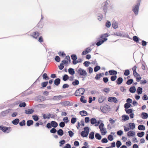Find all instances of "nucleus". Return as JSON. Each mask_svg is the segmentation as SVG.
<instances>
[{
  "label": "nucleus",
  "mask_w": 148,
  "mask_h": 148,
  "mask_svg": "<svg viewBox=\"0 0 148 148\" xmlns=\"http://www.w3.org/2000/svg\"><path fill=\"white\" fill-rule=\"evenodd\" d=\"M140 1V0H138L136 4L132 7V11L134 12L135 15H137L138 13L139 8Z\"/></svg>",
  "instance_id": "f257e3e1"
},
{
  "label": "nucleus",
  "mask_w": 148,
  "mask_h": 148,
  "mask_svg": "<svg viewBox=\"0 0 148 148\" xmlns=\"http://www.w3.org/2000/svg\"><path fill=\"white\" fill-rule=\"evenodd\" d=\"M84 91L85 90L84 88H81L76 90L75 95L76 96H80L84 94Z\"/></svg>",
  "instance_id": "f03ea898"
},
{
  "label": "nucleus",
  "mask_w": 148,
  "mask_h": 148,
  "mask_svg": "<svg viewBox=\"0 0 148 148\" xmlns=\"http://www.w3.org/2000/svg\"><path fill=\"white\" fill-rule=\"evenodd\" d=\"M84 131H82L81 133V135L82 136L86 137L88 134L89 132V128L88 127H85L84 128Z\"/></svg>",
  "instance_id": "7ed1b4c3"
},
{
  "label": "nucleus",
  "mask_w": 148,
  "mask_h": 148,
  "mask_svg": "<svg viewBox=\"0 0 148 148\" xmlns=\"http://www.w3.org/2000/svg\"><path fill=\"white\" fill-rule=\"evenodd\" d=\"M110 1L108 0H107L104 3V4L103 6V10L104 12L105 15L107 12L108 10V7L109 6Z\"/></svg>",
  "instance_id": "20e7f679"
},
{
  "label": "nucleus",
  "mask_w": 148,
  "mask_h": 148,
  "mask_svg": "<svg viewBox=\"0 0 148 148\" xmlns=\"http://www.w3.org/2000/svg\"><path fill=\"white\" fill-rule=\"evenodd\" d=\"M0 130L3 132H6L7 133L10 132L11 131V127H8L3 126H0Z\"/></svg>",
  "instance_id": "39448f33"
},
{
  "label": "nucleus",
  "mask_w": 148,
  "mask_h": 148,
  "mask_svg": "<svg viewBox=\"0 0 148 148\" xmlns=\"http://www.w3.org/2000/svg\"><path fill=\"white\" fill-rule=\"evenodd\" d=\"M77 73L80 76H83L85 77L87 76V73L86 71L81 68L79 69Z\"/></svg>",
  "instance_id": "423d86ee"
},
{
  "label": "nucleus",
  "mask_w": 148,
  "mask_h": 148,
  "mask_svg": "<svg viewBox=\"0 0 148 148\" xmlns=\"http://www.w3.org/2000/svg\"><path fill=\"white\" fill-rule=\"evenodd\" d=\"M62 62L65 65L67 66L68 64L71 62L70 58L69 56H66L64 60L62 61Z\"/></svg>",
  "instance_id": "0eeeda50"
},
{
  "label": "nucleus",
  "mask_w": 148,
  "mask_h": 148,
  "mask_svg": "<svg viewBox=\"0 0 148 148\" xmlns=\"http://www.w3.org/2000/svg\"><path fill=\"white\" fill-rule=\"evenodd\" d=\"M110 109L111 108L110 106L106 105L102 107V112L106 113L107 112L110 111Z\"/></svg>",
  "instance_id": "6e6552de"
},
{
  "label": "nucleus",
  "mask_w": 148,
  "mask_h": 148,
  "mask_svg": "<svg viewBox=\"0 0 148 148\" xmlns=\"http://www.w3.org/2000/svg\"><path fill=\"white\" fill-rule=\"evenodd\" d=\"M108 101L110 102H113L116 103L117 101V99L115 97H109L108 98Z\"/></svg>",
  "instance_id": "1a4fd4ad"
},
{
  "label": "nucleus",
  "mask_w": 148,
  "mask_h": 148,
  "mask_svg": "<svg viewBox=\"0 0 148 148\" xmlns=\"http://www.w3.org/2000/svg\"><path fill=\"white\" fill-rule=\"evenodd\" d=\"M40 35V33L37 32H35L32 33L31 36L34 38L37 39L38 37Z\"/></svg>",
  "instance_id": "9d476101"
},
{
  "label": "nucleus",
  "mask_w": 148,
  "mask_h": 148,
  "mask_svg": "<svg viewBox=\"0 0 148 148\" xmlns=\"http://www.w3.org/2000/svg\"><path fill=\"white\" fill-rule=\"evenodd\" d=\"M109 36V34L107 33L102 34V44L108 40L106 37H108Z\"/></svg>",
  "instance_id": "9b49d317"
},
{
  "label": "nucleus",
  "mask_w": 148,
  "mask_h": 148,
  "mask_svg": "<svg viewBox=\"0 0 148 148\" xmlns=\"http://www.w3.org/2000/svg\"><path fill=\"white\" fill-rule=\"evenodd\" d=\"M91 51V49L90 47H88L85 49V50L82 53V55H85L90 52Z\"/></svg>",
  "instance_id": "f8f14e48"
},
{
  "label": "nucleus",
  "mask_w": 148,
  "mask_h": 148,
  "mask_svg": "<svg viewBox=\"0 0 148 148\" xmlns=\"http://www.w3.org/2000/svg\"><path fill=\"white\" fill-rule=\"evenodd\" d=\"M110 75H116L117 74V72L114 70H110L108 71Z\"/></svg>",
  "instance_id": "ddd939ff"
},
{
  "label": "nucleus",
  "mask_w": 148,
  "mask_h": 148,
  "mask_svg": "<svg viewBox=\"0 0 148 148\" xmlns=\"http://www.w3.org/2000/svg\"><path fill=\"white\" fill-rule=\"evenodd\" d=\"M135 134V132L133 131H129L127 133V135L129 137H133Z\"/></svg>",
  "instance_id": "4468645a"
},
{
  "label": "nucleus",
  "mask_w": 148,
  "mask_h": 148,
  "mask_svg": "<svg viewBox=\"0 0 148 148\" xmlns=\"http://www.w3.org/2000/svg\"><path fill=\"white\" fill-rule=\"evenodd\" d=\"M121 117L122 118V120L124 121L128 120L129 119V116L126 115H123Z\"/></svg>",
  "instance_id": "2eb2a0df"
},
{
  "label": "nucleus",
  "mask_w": 148,
  "mask_h": 148,
  "mask_svg": "<svg viewBox=\"0 0 148 148\" xmlns=\"http://www.w3.org/2000/svg\"><path fill=\"white\" fill-rule=\"evenodd\" d=\"M141 118L143 119H146L148 117V114L146 112H143L141 113Z\"/></svg>",
  "instance_id": "dca6fc26"
},
{
  "label": "nucleus",
  "mask_w": 148,
  "mask_h": 148,
  "mask_svg": "<svg viewBox=\"0 0 148 148\" xmlns=\"http://www.w3.org/2000/svg\"><path fill=\"white\" fill-rule=\"evenodd\" d=\"M123 81V79L121 77H118L116 81V84L118 85L120 84Z\"/></svg>",
  "instance_id": "f3484780"
},
{
  "label": "nucleus",
  "mask_w": 148,
  "mask_h": 148,
  "mask_svg": "<svg viewBox=\"0 0 148 148\" xmlns=\"http://www.w3.org/2000/svg\"><path fill=\"white\" fill-rule=\"evenodd\" d=\"M136 91V88L134 86L131 87L129 89L130 92L132 93H134Z\"/></svg>",
  "instance_id": "a211bd4d"
},
{
  "label": "nucleus",
  "mask_w": 148,
  "mask_h": 148,
  "mask_svg": "<svg viewBox=\"0 0 148 148\" xmlns=\"http://www.w3.org/2000/svg\"><path fill=\"white\" fill-rule=\"evenodd\" d=\"M51 123L52 126L54 128H56L58 125V123L55 121H51Z\"/></svg>",
  "instance_id": "6ab92c4d"
},
{
  "label": "nucleus",
  "mask_w": 148,
  "mask_h": 148,
  "mask_svg": "<svg viewBox=\"0 0 148 148\" xmlns=\"http://www.w3.org/2000/svg\"><path fill=\"white\" fill-rule=\"evenodd\" d=\"M142 88L140 87H138L137 88L136 92L138 95H140L142 93Z\"/></svg>",
  "instance_id": "aec40b11"
},
{
  "label": "nucleus",
  "mask_w": 148,
  "mask_h": 148,
  "mask_svg": "<svg viewBox=\"0 0 148 148\" xmlns=\"http://www.w3.org/2000/svg\"><path fill=\"white\" fill-rule=\"evenodd\" d=\"M34 112V110L32 109H28L25 110V113L27 114H31Z\"/></svg>",
  "instance_id": "412c9836"
},
{
  "label": "nucleus",
  "mask_w": 148,
  "mask_h": 148,
  "mask_svg": "<svg viewBox=\"0 0 148 148\" xmlns=\"http://www.w3.org/2000/svg\"><path fill=\"white\" fill-rule=\"evenodd\" d=\"M138 130H144L145 128L144 125H140L138 126Z\"/></svg>",
  "instance_id": "4be33fe9"
},
{
  "label": "nucleus",
  "mask_w": 148,
  "mask_h": 148,
  "mask_svg": "<svg viewBox=\"0 0 148 148\" xmlns=\"http://www.w3.org/2000/svg\"><path fill=\"white\" fill-rule=\"evenodd\" d=\"M60 82V79L59 78L56 79L54 80V84L56 86L58 85Z\"/></svg>",
  "instance_id": "5701e85b"
},
{
  "label": "nucleus",
  "mask_w": 148,
  "mask_h": 148,
  "mask_svg": "<svg viewBox=\"0 0 148 148\" xmlns=\"http://www.w3.org/2000/svg\"><path fill=\"white\" fill-rule=\"evenodd\" d=\"M80 114L82 116H84L87 115V112L85 110H83L80 112Z\"/></svg>",
  "instance_id": "b1692460"
},
{
  "label": "nucleus",
  "mask_w": 148,
  "mask_h": 148,
  "mask_svg": "<svg viewBox=\"0 0 148 148\" xmlns=\"http://www.w3.org/2000/svg\"><path fill=\"white\" fill-rule=\"evenodd\" d=\"M112 26L114 29H116L118 28V26L117 23L114 22L112 23Z\"/></svg>",
  "instance_id": "393cba45"
},
{
  "label": "nucleus",
  "mask_w": 148,
  "mask_h": 148,
  "mask_svg": "<svg viewBox=\"0 0 148 148\" xmlns=\"http://www.w3.org/2000/svg\"><path fill=\"white\" fill-rule=\"evenodd\" d=\"M129 125L130 129H133L135 127V125L134 123H129Z\"/></svg>",
  "instance_id": "a878e982"
},
{
  "label": "nucleus",
  "mask_w": 148,
  "mask_h": 148,
  "mask_svg": "<svg viewBox=\"0 0 148 148\" xmlns=\"http://www.w3.org/2000/svg\"><path fill=\"white\" fill-rule=\"evenodd\" d=\"M145 134V132H138L137 133V135L140 138L143 137Z\"/></svg>",
  "instance_id": "bb28decb"
},
{
  "label": "nucleus",
  "mask_w": 148,
  "mask_h": 148,
  "mask_svg": "<svg viewBox=\"0 0 148 148\" xmlns=\"http://www.w3.org/2000/svg\"><path fill=\"white\" fill-rule=\"evenodd\" d=\"M57 134L58 135L62 136L64 132L62 129H60L57 131Z\"/></svg>",
  "instance_id": "cd10ccee"
},
{
  "label": "nucleus",
  "mask_w": 148,
  "mask_h": 148,
  "mask_svg": "<svg viewBox=\"0 0 148 148\" xmlns=\"http://www.w3.org/2000/svg\"><path fill=\"white\" fill-rule=\"evenodd\" d=\"M131 106L130 103H126L124 105V107L125 109H128Z\"/></svg>",
  "instance_id": "c85d7f7f"
},
{
  "label": "nucleus",
  "mask_w": 148,
  "mask_h": 148,
  "mask_svg": "<svg viewBox=\"0 0 148 148\" xmlns=\"http://www.w3.org/2000/svg\"><path fill=\"white\" fill-rule=\"evenodd\" d=\"M51 116V115L50 114H48L47 116L46 114H43V117L44 119H49Z\"/></svg>",
  "instance_id": "c756f323"
},
{
  "label": "nucleus",
  "mask_w": 148,
  "mask_h": 148,
  "mask_svg": "<svg viewBox=\"0 0 148 148\" xmlns=\"http://www.w3.org/2000/svg\"><path fill=\"white\" fill-rule=\"evenodd\" d=\"M34 122L32 120H28L27 122V125L28 126H29L33 124Z\"/></svg>",
  "instance_id": "7c9ffc66"
},
{
  "label": "nucleus",
  "mask_w": 148,
  "mask_h": 148,
  "mask_svg": "<svg viewBox=\"0 0 148 148\" xmlns=\"http://www.w3.org/2000/svg\"><path fill=\"white\" fill-rule=\"evenodd\" d=\"M68 71L69 73L71 75H74L75 73L74 69L72 68H69L68 69Z\"/></svg>",
  "instance_id": "2f4dec72"
},
{
  "label": "nucleus",
  "mask_w": 148,
  "mask_h": 148,
  "mask_svg": "<svg viewBox=\"0 0 148 148\" xmlns=\"http://www.w3.org/2000/svg\"><path fill=\"white\" fill-rule=\"evenodd\" d=\"M19 121V120L18 119H16L12 121V123L14 125H16L18 124Z\"/></svg>",
  "instance_id": "473e14b6"
},
{
  "label": "nucleus",
  "mask_w": 148,
  "mask_h": 148,
  "mask_svg": "<svg viewBox=\"0 0 148 148\" xmlns=\"http://www.w3.org/2000/svg\"><path fill=\"white\" fill-rule=\"evenodd\" d=\"M133 39L134 41L136 42H138L139 40V38L136 36H134L133 37Z\"/></svg>",
  "instance_id": "72a5a7b5"
},
{
  "label": "nucleus",
  "mask_w": 148,
  "mask_h": 148,
  "mask_svg": "<svg viewBox=\"0 0 148 148\" xmlns=\"http://www.w3.org/2000/svg\"><path fill=\"white\" fill-rule=\"evenodd\" d=\"M89 138L93 139L94 137V132H92L90 133L89 136Z\"/></svg>",
  "instance_id": "f704fd0d"
},
{
  "label": "nucleus",
  "mask_w": 148,
  "mask_h": 148,
  "mask_svg": "<svg viewBox=\"0 0 148 148\" xmlns=\"http://www.w3.org/2000/svg\"><path fill=\"white\" fill-rule=\"evenodd\" d=\"M104 124L102 123V135H105L107 133V131L106 129L105 128H103Z\"/></svg>",
  "instance_id": "c9c22d12"
},
{
  "label": "nucleus",
  "mask_w": 148,
  "mask_h": 148,
  "mask_svg": "<svg viewBox=\"0 0 148 148\" xmlns=\"http://www.w3.org/2000/svg\"><path fill=\"white\" fill-rule=\"evenodd\" d=\"M133 79H128L126 82V84L127 85H130L133 83Z\"/></svg>",
  "instance_id": "e433bc0d"
},
{
  "label": "nucleus",
  "mask_w": 148,
  "mask_h": 148,
  "mask_svg": "<svg viewBox=\"0 0 148 148\" xmlns=\"http://www.w3.org/2000/svg\"><path fill=\"white\" fill-rule=\"evenodd\" d=\"M42 77L44 79L46 80H49V77L47 76V74L46 73H45L43 75Z\"/></svg>",
  "instance_id": "4c0bfd02"
},
{
  "label": "nucleus",
  "mask_w": 148,
  "mask_h": 148,
  "mask_svg": "<svg viewBox=\"0 0 148 148\" xmlns=\"http://www.w3.org/2000/svg\"><path fill=\"white\" fill-rule=\"evenodd\" d=\"M107 138L110 141H112L114 139L113 136L111 134L109 135L108 136Z\"/></svg>",
  "instance_id": "58836bf2"
},
{
  "label": "nucleus",
  "mask_w": 148,
  "mask_h": 148,
  "mask_svg": "<svg viewBox=\"0 0 148 148\" xmlns=\"http://www.w3.org/2000/svg\"><path fill=\"white\" fill-rule=\"evenodd\" d=\"M125 110L127 114H131L132 113L133 110L132 109H125Z\"/></svg>",
  "instance_id": "ea45409f"
},
{
  "label": "nucleus",
  "mask_w": 148,
  "mask_h": 148,
  "mask_svg": "<svg viewBox=\"0 0 148 148\" xmlns=\"http://www.w3.org/2000/svg\"><path fill=\"white\" fill-rule=\"evenodd\" d=\"M111 23L110 21H107L106 23L105 26L106 27L109 28L111 26Z\"/></svg>",
  "instance_id": "a19ab883"
},
{
  "label": "nucleus",
  "mask_w": 148,
  "mask_h": 148,
  "mask_svg": "<svg viewBox=\"0 0 148 148\" xmlns=\"http://www.w3.org/2000/svg\"><path fill=\"white\" fill-rule=\"evenodd\" d=\"M117 76L116 75H112L110 77V79L111 81H114L116 80L117 78Z\"/></svg>",
  "instance_id": "79ce46f5"
},
{
  "label": "nucleus",
  "mask_w": 148,
  "mask_h": 148,
  "mask_svg": "<svg viewBox=\"0 0 148 148\" xmlns=\"http://www.w3.org/2000/svg\"><path fill=\"white\" fill-rule=\"evenodd\" d=\"M122 143L120 140H117L116 142V146L117 148L119 147L121 145Z\"/></svg>",
  "instance_id": "37998d69"
},
{
  "label": "nucleus",
  "mask_w": 148,
  "mask_h": 148,
  "mask_svg": "<svg viewBox=\"0 0 148 148\" xmlns=\"http://www.w3.org/2000/svg\"><path fill=\"white\" fill-rule=\"evenodd\" d=\"M130 74V71L129 69H126L125 71L124 74L125 76H128Z\"/></svg>",
  "instance_id": "c03bdc74"
},
{
  "label": "nucleus",
  "mask_w": 148,
  "mask_h": 148,
  "mask_svg": "<svg viewBox=\"0 0 148 148\" xmlns=\"http://www.w3.org/2000/svg\"><path fill=\"white\" fill-rule=\"evenodd\" d=\"M90 122L91 124H94L96 123L97 121L95 118H92L90 119Z\"/></svg>",
  "instance_id": "a18cd8bd"
},
{
  "label": "nucleus",
  "mask_w": 148,
  "mask_h": 148,
  "mask_svg": "<svg viewBox=\"0 0 148 148\" xmlns=\"http://www.w3.org/2000/svg\"><path fill=\"white\" fill-rule=\"evenodd\" d=\"M72 84L74 86L77 85L79 84V81L78 80L76 79L74 81L72 82Z\"/></svg>",
  "instance_id": "49530a36"
},
{
  "label": "nucleus",
  "mask_w": 148,
  "mask_h": 148,
  "mask_svg": "<svg viewBox=\"0 0 148 148\" xmlns=\"http://www.w3.org/2000/svg\"><path fill=\"white\" fill-rule=\"evenodd\" d=\"M48 84V82H42L41 83V86H42V87H41V88H42L43 87H45L47 86V84Z\"/></svg>",
  "instance_id": "de8ad7c7"
},
{
  "label": "nucleus",
  "mask_w": 148,
  "mask_h": 148,
  "mask_svg": "<svg viewBox=\"0 0 148 148\" xmlns=\"http://www.w3.org/2000/svg\"><path fill=\"white\" fill-rule=\"evenodd\" d=\"M95 137L96 139L98 140H100L101 139V136L98 133H96L95 135Z\"/></svg>",
  "instance_id": "09e8293b"
},
{
  "label": "nucleus",
  "mask_w": 148,
  "mask_h": 148,
  "mask_svg": "<svg viewBox=\"0 0 148 148\" xmlns=\"http://www.w3.org/2000/svg\"><path fill=\"white\" fill-rule=\"evenodd\" d=\"M84 96H82L81 97L80 99V100L81 102H82L84 103H85L86 102V100H84Z\"/></svg>",
  "instance_id": "8fccbe9b"
},
{
  "label": "nucleus",
  "mask_w": 148,
  "mask_h": 148,
  "mask_svg": "<svg viewBox=\"0 0 148 148\" xmlns=\"http://www.w3.org/2000/svg\"><path fill=\"white\" fill-rule=\"evenodd\" d=\"M69 78L68 76L66 74L64 75L63 77V80L64 81H66Z\"/></svg>",
  "instance_id": "3c124183"
},
{
  "label": "nucleus",
  "mask_w": 148,
  "mask_h": 148,
  "mask_svg": "<svg viewBox=\"0 0 148 148\" xmlns=\"http://www.w3.org/2000/svg\"><path fill=\"white\" fill-rule=\"evenodd\" d=\"M63 64H64L62 62L60 64V65L58 66L60 70H62L64 68V66Z\"/></svg>",
  "instance_id": "603ef678"
},
{
  "label": "nucleus",
  "mask_w": 148,
  "mask_h": 148,
  "mask_svg": "<svg viewBox=\"0 0 148 148\" xmlns=\"http://www.w3.org/2000/svg\"><path fill=\"white\" fill-rule=\"evenodd\" d=\"M71 57L72 59L73 60H76L77 59L76 56L75 54L72 55L71 56Z\"/></svg>",
  "instance_id": "864d4df0"
},
{
  "label": "nucleus",
  "mask_w": 148,
  "mask_h": 148,
  "mask_svg": "<svg viewBox=\"0 0 148 148\" xmlns=\"http://www.w3.org/2000/svg\"><path fill=\"white\" fill-rule=\"evenodd\" d=\"M100 69V67L99 66H96L94 68V71L95 72H96L98 71Z\"/></svg>",
  "instance_id": "5fc2aeb1"
},
{
  "label": "nucleus",
  "mask_w": 148,
  "mask_h": 148,
  "mask_svg": "<svg viewBox=\"0 0 148 148\" xmlns=\"http://www.w3.org/2000/svg\"><path fill=\"white\" fill-rule=\"evenodd\" d=\"M76 121V118L74 117L72 118L71 120V123L72 124H74Z\"/></svg>",
  "instance_id": "6e6d98bb"
},
{
  "label": "nucleus",
  "mask_w": 148,
  "mask_h": 148,
  "mask_svg": "<svg viewBox=\"0 0 148 148\" xmlns=\"http://www.w3.org/2000/svg\"><path fill=\"white\" fill-rule=\"evenodd\" d=\"M19 125L21 126H23L25 125V120H23L21 122L19 123Z\"/></svg>",
  "instance_id": "4d7b16f0"
},
{
  "label": "nucleus",
  "mask_w": 148,
  "mask_h": 148,
  "mask_svg": "<svg viewBox=\"0 0 148 148\" xmlns=\"http://www.w3.org/2000/svg\"><path fill=\"white\" fill-rule=\"evenodd\" d=\"M65 142V141L64 140H61L59 142V143L60 144V146H61L62 145L64 144Z\"/></svg>",
  "instance_id": "13d9d810"
},
{
  "label": "nucleus",
  "mask_w": 148,
  "mask_h": 148,
  "mask_svg": "<svg viewBox=\"0 0 148 148\" xmlns=\"http://www.w3.org/2000/svg\"><path fill=\"white\" fill-rule=\"evenodd\" d=\"M103 91L104 92L108 93L109 92L110 89L109 88H105L103 89Z\"/></svg>",
  "instance_id": "bf43d9fd"
},
{
  "label": "nucleus",
  "mask_w": 148,
  "mask_h": 148,
  "mask_svg": "<svg viewBox=\"0 0 148 148\" xmlns=\"http://www.w3.org/2000/svg\"><path fill=\"white\" fill-rule=\"evenodd\" d=\"M142 99L143 100H147L148 99L147 95L145 94L142 97Z\"/></svg>",
  "instance_id": "052dcab7"
},
{
  "label": "nucleus",
  "mask_w": 148,
  "mask_h": 148,
  "mask_svg": "<svg viewBox=\"0 0 148 148\" xmlns=\"http://www.w3.org/2000/svg\"><path fill=\"white\" fill-rule=\"evenodd\" d=\"M123 131L121 130L118 131L117 132V134L119 136H121L123 134Z\"/></svg>",
  "instance_id": "680f3d73"
},
{
  "label": "nucleus",
  "mask_w": 148,
  "mask_h": 148,
  "mask_svg": "<svg viewBox=\"0 0 148 148\" xmlns=\"http://www.w3.org/2000/svg\"><path fill=\"white\" fill-rule=\"evenodd\" d=\"M133 74L134 75V77H138L140 76V74L138 73L136 71H135L134 72H133Z\"/></svg>",
  "instance_id": "e2e57ef3"
},
{
  "label": "nucleus",
  "mask_w": 148,
  "mask_h": 148,
  "mask_svg": "<svg viewBox=\"0 0 148 148\" xmlns=\"http://www.w3.org/2000/svg\"><path fill=\"white\" fill-rule=\"evenodd\" d=\"M108 80V79L107 77H104L103 78V81L105 83H106Z\"/></svg>",
  "instance_id": "0e129e2a"
},
{
  "label": "nucleus",
  "mask_w": 148,
  "mask_h": 148,
  "mask_svg": "<svg viewBox=\"0 0 148 148\" xmlns=\"http://www.w3.org/2000/svg\"><path fill=\"white\" fill-rule=\"evenodd\" d=\"M101 73H99V74H97L96 75L95 77V79H99L101 77Z\"/></svg>",
  "instance_id": "69168bd1"
},
{
  "label": "nucleus",
  "mask_w": 148,
  "mask_h": 148,
  "mask_svg": "<svg viewBox=\"0 0 148 148\" xmlns=\"http://www.w3.org/2000/svg\"><path fill=\"white\" fill-rule=\"evenodd\" d=\"M120 90L121 91L123 92H125L126 91V89H125L124 87L123 86H121L120 87Z\"/></svg>",
  "instance_id": "338daca9"
},
{
  "label": "nucleus",
  "mask_w": 148,
  "mask_h": 148,
  "mask_svg": "<svg viewBox=\"0 0 148 148\" xmlns=\"http://www.w3.org/2000/svg\"><path fill=\"white\" fill-rule=\"evenodd\" d=\"M55 60L57 62H59L60 61V58L58 56H56L55 58Z\"/></svg>",
  "instance_id": "774afa93"
}]
</instances>
